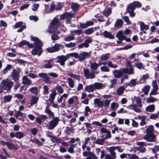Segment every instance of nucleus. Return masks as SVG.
Instances as JSON below:
<instances>
[{"instance_id": "obj_1", "label": "nucleus", "mask_w": 159, "mask_h": 159, "mask_svg": "<svg viewBox=\"0 0 159 159\" xmlns=\"http://www.w3.org/2000/svg\"><path fill=\"white\" fill-rule=\"evenodd\" d=\"M31 39L34 41L33 49L32 51V54L34 55H38L39 56L42 52L41 46L42 45V43L39 39L36 37H32Z\"/></svg>"}, {"instance_id": "obj_2", "label": "nucleus", "mask_w": 159, "mask_h": 159, "mask_svg": "<svg viewBox=\"0 0 159 159\" xmlns=\"http://www.w3.org/2000/svg\"><path fill=\"white\" fill-rule=\"evenodd\" d=\"M69 55L70 57H74L77 59L79 61L82 62L90 56V53L86 52H82L80 53L77 52H73L70 53Z\"/></svg>"}, {"instance_id": "obj_3", "label": "nucleus", "mask_w": 159, "mask_h": 159, "mask_svg": "<svg viewBox=\"0 0 159 159\" xmlns=\"http://www.w3.org/2000/svg\"><path fill=\"white\" fill-rule=\"evenodd\" d=\"M60 25L59 21L57 18L54 19L51 22L48 27L47 31L50 33L55 32L56 30L59 27Z\"/></svg>"}, {"instance_id": "obj_4", "label": "nucleus", "mask_w": 159, "mask_h": 159, "mask_svg": "<svg viewBox=\"0 0 159 159\" xmlns=\"http://www.w3.org/2000/svg\"><path fill=\"white\" fill-rule=\"evenodd\" d=\"M141 4L138 2H134L133 3L129 4L127 8L128 12L129 13V16L131 17H134L135 15L134 11L136 7H140Z\"/></svg>"}, {"instance_id": "obj_5", "label": "nucleus", "mask_w": 159, "mask_h": 159, "mask_svg": "<svg viewBox=\"0 0 159 159\" xmlns=\"http://www.w3.org/2000/svg\"><path fill=\"white\" fill-rule=\"evenodd\" d=\"M13 84L14 83L8 79L3 80L0 85V89L2 90H10Z\"/></svg>"}, {"instance_id": "obj_6", "label": "nucleus", "mask_w": 159, "mask_h": 159, "mask_svg": "<svg viewBox=\"0 0 159 159\" xmlns=\"http://www.w3.org/2000/svg\"><path fill=\"white\" fill-rule=\"evenodd\" d=\"M69 56H70L69 54L66 56L62 55L58 56L56 59L57 60L55 61V62L59 63L61 65L64 66L65 64V62L69 59Z\"/></svg>"}, {"instance_id": "obj_7", "label": "nucleus", "mask_w": 159, "mask_h": 159, "mask_svg": "<svg viewBox=\"0 0 159 159\" xmlns=\"http://www.w3.org/2000/svg\"><path fill=\"white\" fill-rule=\"evenodd\" d=\"M20 71V69L19 68H16V69H14L11 73V77L16 82H17L19 81V74Z\"/></svg>"}, {"instance_id": "obj_8", "label": "nucleus", "mask_w": 159, "mask_h": 159, "mask_svg": "<svg viewBox=\"0 0 159 159\" xmlns=\"http://www.w3.org/2000/svg\"><path fill=\"white\" fill-rule=\"evenodd\" d=\"M59 120L58 117H54L51 120L48 124V129H52L56 126L58 124Z\"/></svg>"}, {"instance_id": "obj_9", "label": "nucleus", "mask_w": 159, "mask_h": 159, "mask_svg": "<svg viewBox=\"0 0 159 159\" xmlns=\"http://www.w3.org/2000/svg\"><path fill=\"white\" fill-rule=\"evenodd\" d=\"M100 130L101 134H104L102 135L103 138L106 139L111 137V132L109 130H107L105 128L102 127L100 129Z\"/></svg>"}, {"instance_id": "obj_10", "label": "nucleus", "mask_w": 159, "mask_h": 159, "mask_svg": "<svg viewBox=\"0 0 159 159\" xmlns=\"http://www.w3.org/2000/svg\"><path fill=\"white\" fill-rule=\"evenodd\" d=\"M124 34L123 31L120 30L117 33L116 37L118 38L119 40H125L127 42H130L131 39L129 38H127Z\"/></svg>"}, {"instance_id": "obj_11", "label": "nucleus", "mask_w": 159, "mask_h": 159, "mask_svg": "<svg viewBox=\"0 0 159 159\" xmlns=\"http://www.w3.org/2000/svg\"><path fill=\"white\" fill-rule=\"evenodd\" d=\"M144 139L149 142H154L156 139V136L154 134H146Z\"/></svg>"}, {"instance_id": "obj_12", "label": "nucleus", "mask_w": 159, "mask_h": 159, "mask_svg": "<svg viewBox=\"0 0 159 159\" xmlns=\"http://www.w3.org/2000/svg\"><path fill=\"white\" fill-rule=\"evenodd\" d=\"M83 155L87 157L86 159H97V157L92 152L90 151H84Z\"/></svg>"}, {"instance_id": "obj_13", "label": "nucleus", "mask_w": 159, "mask_h": 159, "mask_svg": "<svg viewBox=\"0 0 159 159\" xmlns=\"http://www.w3.org/2000/svg\"><path fill=\"white\" fill-rule=\"evenodd\" d=\"M84 76L87 79L94 78L95 77V75L93 72H91L88 69H84Z\"/></svg>"}, {"instance_id": "obj_14", "label": "nucleus", "mask_w": 159, "mask_h": 159, "mask_svg": "<svg viewBox=\"0 0 159 159\" xmlns=\"http://www.w3.org/2000/svg\"><path fill=\"white\" fill-rule=\"evenodd\" d=\"M53 60L54 59H51L44 61L43 67L46 69L52 68L53 65H54L55 61Z\"/></svg>"}, {"instance_id": "obj_15", "label": "nucleus", "mask_w": 159, "mask_h": 159, "mask_svg": "<svg viewBox=\"0 0 159 159\" xmlns=\"http://www.w3.org/2000/svg\"><path fill=\"white\" fill-rule=\"evenodd\" d=\"M48 74L46 73H41L39 74V76L43 78L42 80L48 84L51 83V81L49 80Z\"/></svg>"}, {"instance_id": "obj_16", "label": "nucleus", "mask_w": 159, "mask_h": 159, "mask_svg": "<svg viewBox=\"0 0 159 159\" xmlns=\"http://www.w3.org/2000/svg\"><path fill=\"white\" fill-rule=\"evenodd\" d=\"M92 41V39L91 38H88L84 43L79 44L78 47L79 48H81L84 47L88 48L89 46V43Z\"/></svg>"}, {"instance_id": "obj_17", "label": "nucleus", "mask_w": 159, "mask_h": 159, "mask_svg": "<svg viewBox=\"0 0 159 159\" xmlns=\"http://www.w3.org/2000/svg\"><path fill=\"white\" fill-rule=\"evenodd\" d=\"M138 23L140 25L141 31L145 34L146 32L145 30H147L149 29V26L148 25H145L143 22H139Z\"/></svg>"}, {"instance_id": "obj_18", "label": "nucleus", "mask_w": 159, "mask_h": 159, "mask_svg": "<svg viewBox=\"0 0 159 159\" xmlns=\"http://www.w3.org/2000/svg\"><path fill=\"white\" fill-rule=\"evenodd\" d=\"M95 107L97 106L99 107H102L103 106L104 102L101 101L99 98H95L93 101Z\"/></svg>"}, {"instance_id": "obj_19", "label": "nucleus", "mask_w": 159, "mask_h": 159, "mask_svg": "<svg viewBox=\"0 0 159 159\" xmlns=\"http://www.w3.org/2000/svg\"><path fill=\"white\" fill-rule=\"evenodd\" d=\"M124 69H122L121 70H114L113 74L115 77L117 78H120L124 73Z\"/></svg>"}, {"instance_id": "obj_20", "label": "nucleus", "mask_w": 159, "mask_h": 159, "mask_svg": "<svg viewBox=\"0 0 159 159\" xmlns=\"http://www.w3.org/2000/svg\"><path fill=\"white\" fill-rule=\"evenodd\" d=\"M39 97L34 96H32L30 100L29 103L31 106L37 104L39 100Z\"/></svg>"}, {"instance_id": "obj_21", "label": "nucleus", "mask_w": 159, "mask_h": 159, "mask_svg": "<svg viewBox=\"0 0 159 159\" xmlns=\"http://www.w3.org/2000/svg\"><path fill=\"white\" fill-rule=\"evenodd\" d=\"M127 108L129 109L134 110L135 112L140 113L141 112V110L139 107H138L136 104L130 105L127 107Z\"/></svg>"}, {"instance_id": "obj_22", "label": "nucleus", "mask_w": 159, "mask_h": 159, "mask_svg": "<svg viewBox=\"0 0 159 159\" xmlns=\"http://www.w3.org/2000/svg\"><path fill=\"white\" fill-rule=\"evenodd\" d=\"M22 83L23 84L29 85L31 84L32 82L27 76H23L22 79Z\"/></svg>"}, {"instance_id": "obj_23", "label": "nucleus", "mask_w": 159, "mask_h": 159, "mask_svg": "<svg viewBox=\"0 0 159 159\" xmlns=\"http://www.w3.org/2000/svg\"><path fill=\"white\" fill-rule=\"evenodd\" d=\"M138 119L139 120H141V121L140 123L141 126H143L146 124L147 123L145 121V120L146 119V116H145L139 115L138 116Z\"/></svg>"}, {"instance_id": "obj_24", "label": "nucleus", "mask_w": 159, "mask_h": 159, "mask_svg": "<svg viewBox=\"0 0 159 159\" xmlns=\"http://www.w3.org/2000/svg\"><path fill=\"white\" fill-rule=\"evenodd\" d=\"M25 45H27L30 48H33L34 47V44H30L29 42L26 40H24L22 41L19 43V46L20 47H21Z\"/></svg>"}, {"instance_id": "obj_25", "label": "nucleus", "mask_w": 159, "mask_h": 159, "mask_svg": "<svg viewBox=\"0 0 159 159\" xmlns=\"http://www.w3.org/2000/svg\"><path fill=\"white\" fill-rule=\"evenodd\" d=\"M94 89H100L104 88L106 85L100 82L95 83L93 84Z\"/></svg>"}, {"instance_id": "obj_26", "label": "nucleus", "mask_w": 159, "mask_h": 159, "mask_svg": "<svg viewBox=\"0 0 159 159\" xmlns=\"http://www.w3.org/2000/svg\"><path fill=\"white\" fill-rule=\"evenodd\" d=\"M44 112L48 115L49 117H51L52 118L54 117V113L51 111L48 106H46Z\"/></svg>"}, {"instance_id": "obj_27", "label": "nucleus", "mask_w": 159, "mask_h": 159, "mask_svg": "<svg viewBox=\"0 0 159 159\" xmlns=\"http://www.w3.org/2000/svg\"><path fill=\"white\" fill-rule=\"evenodd\" d=\"M102 34L105 38H108L110 39H113L114 38V36L111 33L106 30L104 31Z\"/></svg>"}, {"instance_id": "obj_28", "label": "nucleus", "mask_w": 159, "mask_h": 159, "mask_svg": "<svg viewBox=\"0 0 159 159\" xmlns=\"http://www.w3.org/2000/svg\"><path fill=\"white\" fill-rule=\"evenodd\" d=\"M155 109V106L153 104L147 106L145 108V111L147 112H152Z\"/></svg>"}, {"instance_id": "obj_29", "label": "nucleus", "mask_w": 159, "mask_h": 159, "mask_svg": "<svg viewBox=\"0 0 159 159\" xmlns=\"http://www.w3.org/2000/svg\"><path fill=\"white\" fill-rule=\"evenodd\" d=\"M57 93L55 91H52L51 93L50 94L49 100L51 102H53L55 99Z\"/></svg>"}, {"instance_id": "obj_30", "label": "nucleus", "mask_w": 159, "mask_h": 159, "mask_svg": "<svg viewBox=\"0 0 159 159\" xmlns=\"http://www.w3.org/2000/svg\"><path fill=\"white\" fill-rule=\"evenodd\" d=\"M123 22L122 20L119 19L116 20L115 24L114 27L115 28H120L123 25Z\"/></svg>"}, {"instance_id": "obj_31", "label": "nucleus", "mask_w": 159, "mask_h": 159, "mask_svg": "<svg viewBox=\"0 0 159 159\" xmlns=\"http://www.w3.org/2000/svg\"><path fill=\"white\" fill-rule=\"evenodd\" d=\"M124 71L125 73H128L129 75H133L134 74V69L132 66H130L129 69L124 68Z\"/></svg>"}, {"instance_id": "obj_32", "label": "nucleus", "mask_w": 159, "mask_h": 159, "mask_svg": "<svg viewBox=\"0 0 159 159\" xmlns=\"http://www.w3.org/2000/svg\"><path fill=\"white\" fill-rule=\"evenodd\" d=\"M108 150L110 153V155L113 159H115L116 158V153L114 152L115 150L114 148L112 147H111L108 148Z\"/></svg>"}, {"instance_id": "obj_33", "label": "nucleus", "mask_w": 159, "mask_h": 159, "mask_svg": "<svg viewBox=\"0 0 159 159\" xmlns=\"http://www.w3.org/2000/svg\"><path fill=\"white\" fill-rule=\"evenodd\" d=\"M111 12V9L109 7L106 8L103 11V14L106 16L110 15Z\"/></svg>"}, {"instance_id": "obj_34", "label": "nucleus", "mask_w": 159, "mask_h": 159, "mask_svg": "<svg viewBox=\"0 0 159 159\" xmlns=\"http://www.w3.org/2000/svg\"><path fill=\"white\" fill-rule=\"evenodd\" d=\"M7 147L9 149L13 150H16L17 149V147L11 142L8 141L7 146Z\"/></svg>"}, {"instance_id": "obj_35", "label": "nucleus", "mask_w": 159, "mask_h": 159, "mask_svg": "<svg viewBox=\"0 0 159 159\" xmlns=\"http://www.w3.org/2000/svg\"><path fill=\"white\" fill-rule=\"evenodd\" d=\"M85 90L88 92H93L94 89L93 84H91L86 86L85 88Z\"/></svg>"}, {"instance_id": "obj_36", "label": "nucleus", "mask_w": 159, "mask_h": 159, "mask_svg": "<svg viewBox=\"0 0 159 159\" xmlns=\"http://www.w3.org/2000/svg\"><path fill=\"white\" fill-rule=\"evenodd\" d=\"M79 7V5L77 3H73L71 4V7L74 11V12L78 11Z\"/></svg>"}, {"instance_id": "obj_37", "label": "nucleus", "mask_w": 159, "mask_h": 159, "mask_svg": "<svg viewBox=\"0 0 159 159\" xmlns=\"http://www.w3.org/2000/svg\"><path fill=\"white\" fill-rule=\"evenodd\" d=\"M135 100L136 101L137 106L138 107L142 108V105L141 103V101L140 98L139 97H135Z\"/></svg>"}, {"instance_id": "obj_38", "label": "nucleus", "mask_w": 159, "mask_h": 159, "mask_svg": "<svg viewBox=\"0 0 159 159\" xmlns=\"http://www.w3.org/2000/svg\"><path fill=\"white\" fill-rule=\"evenodd\" d=\"M68 75L71 77L74 78L77 80L79 82L80 81V75L73 74V73L71 72H69Z\"/></svg>"}, {"instance_id": "obj_39", "label": "nucleus", "mask_w": 159, "mask_h": 159, "mask_svg": "<svg viewBox=\"0 0 159 159\" xmlns=\"http://www.w3.org/2000/svg\"><path fill=\"white\" fill-rule=\"evenodd\" d=\"M125 87L123 86L119 87L117 90V93L118 95H121L123 93Z\"/></svg>"}, {"instance_id": "obj_40", "label": "nucleus", "mask_w": 159, "mask_h": 159, "mask_svg": "<svg viewBox=\"0 0 159 159\" xmlns=\"http://www.w3.org/2000/svg\"><path fill=\"white\" fill-rule=\"evenodd\" d=\"M29 91L32 93L36 95H37L39 92L38 88L36 87L31 88L30 89Z\"/></svg>"}, {"instance_id": "obj_41", "label": "nucleus", "mask_w": 159, "mask_h": 159, "mask_svg": "<svg viewBox=\"0 0 159 159\" xmlns=\"http://www.w3.org/2000/svg\"><path fill=\"white\" fill-rule=\"evenodd\" d=\"M119 107V104L118 103L113 102L111 104V108L113 111H115Z\"/></svg>"}, {"instance_id": "obj_42", "label": "nucleus", "mask_w": 159, "mask_h": 159, "mask_svg": "<svg viewBox=\"0 0 159 159\" xmlns=\"http://www.w3.org/2000/svg\"><path fill=\"white\" fill-rule=\"evenodd\" d=\"M154 129V126L152 125H150L146 129V134H153V131Z\"/></svg>"}, {"instance_id": "obj_43", "label": "nucleus", "mask_w": 159, "mask_h": 159, "mask_svg": "<svg viewBox=\"0 0 159 159\" xmlns=\"http://www.w3.org/2000/svg\"><path fill=\"white\" fill-rule=\"evenodd\" d=\"M69 85L71 88H73L74 86V82L72 78H68L67 79Z\"/></svg>"}, {"instance_id": "obj_44", "label": "nucleus", "mask_w": 159, "mask_h": 159, "mask_svg": "<svg viewBox=\"0 0 159 159\" xmlns=\"http://www.w3.org/2000/svg\"><path fill=\"white\" fill-rule=\"evenodd\" d=\"M90 68L93 71L96 70L98 68V64L95 62L90 63Z\"/></svg>"}, {"instance_id": "obj_45", "label": "nucleus", "mask_w": 159, "mask_h": 159, "mask_svg": "<svg viewBox=\"0 0 159 159\" xmlns=\"http://www.w3.org/2000/svg\"><path fill=\"white\" fill-rule=\"evenodd\" d=\"M12 98V96L11 95H7L3 97V100L6 102H10Z\"/></svg>"}, {"instance_id": "obj_46", "label": "nucleus", "mask_w": 159, "mask_h": 159, "mask_svg": "<svg viewBox=\"0 0 159 159\" xmlns=\"http://www.w3.org/2000/svg\"><path fill=\"white\" fill-rule=\"evenodd\" d=\"M74 35L71 34L70 35L68 36L65 39V40L66 41H69L73 40L75 39V38L74 37Z\"/></svg>"}, {"instance_id": "obj_47", "label": "nucleus", "mask_w": 159, "mask_h": 159, "mask_svg": "<svg viewBox=\"0 0 159 159\" xmlns=\"http://www.w3.org/2000/svg\"><path fill=\"white\" fill-rule=\"evenodd\" d=\"M55 88L57 92L59 94L62 93L64 92L63 89L61 86L59 85H57L56 86Z\"/></svg>"}, {"instance_id": "obj_48", "label": "nucleus", "mask_w": 159, "mask_h": 159, "mask_svg": "<svg viewBox=\"0 0 159 159\" xmlns=\"http://www.w3.org/2000/svg\"><path fill=\"white\" fill-rule=\"evenodd\" d=\"M150 89V86L148 85H147L144 87L142 89V90L145 95H147Z\"/></svg>"}, {"instance_id": "obj_49", "label": "nucleus", "mask_w": 159, "mask_h": 159, "mask_svg": "<svg viewBox=\"0 0 159 159\" xmlns=\"http://www.w3.org/2000/svg\"><path fill=\"white\" fill-rule=\"evenodd\" d=\"M24 134L21 132H17L16 133V137L19 139L22 138L24 137Z\"/></svg>"}, {"instance_id": "obj_50", "label": "nucleus", "mask_w": 159, "mask_h": 159, "mask_svg": "<svg viewBox=\"0 0 159 159\" xmlns=\"http://www.w3.org/2000/svg\"><path fill=\"white\" fill-rule=\"evenodd\" d=\"M148 74H146V75H143L140 79V81L141 83H143L144 82L145 80L148 78Z\"/></svg>"}, {"instance_id": "obj_51", "label": "nucleus", "mask_w": 159, "mask_h": 159, "mask_svg": "<svg viewBox=\"0 0 159 159\" xmlns=\"http://www.w3.org/2000/svg\"><path fill=\"white\" fill-rule=\"evenodd\" d=\"M12 66L11 65H8L3 70V74H5L7 73L8 71L11 68Z\"/></svg>"}, {"instance_id": "obj_52", "label": "nucleus", "mask_w": 159, "mask_h": 159, "mask_svg": "<svg viewBox=\"0 0 159 159\" xmlns=\"http://www.w3.org/2000/svg\"><path fill=\"white\" fill-rule=\"evenodd\" d=\"M75 14V12H74L73 13L69 12H66L65 13L66 18L71 19L73 17L74 15Z\"/></svg>"}, {"instance_id": "obj_53", "label": "nucleus", "mask_w": 159, "mask_h": 159, "mask_svg": "<svg viewBox=\"0 0 159 159\" xmlns=\"http://www.w3.org/2000/svg\"><path fill=\"white\" fill-rule=\"evenodd\" d=\"M60 38V36L57 34H53L51 36V39L53 41L58 40Z\"/></svg>"}, {"instance_id": "obj_54", "label": "nucleus", "mask_w": 159, "mask_h": 159, "mask_svg": "<svg viewBox=\"0 0 159 159\" xmlns=\"http://www.w3.org/2000/svg\"><path fill=\"white\" fill-rule=\"evenodd\" d=\"M70 34L75 35V34L77 35H80L82 33V31L80 30H71L70 31Z\"/></svg>"}, {"instance_id": "obj_55", "label": "nucleus", "mask_w": 159, "mask_h": 159, "mask_svg": "<svg viewBox=\"0 0 159 159\" xmlns=\"http://www.w3.org/2000/svg\"><path fill=\"white\" fill-rule=\"evenodd\" d=\"M105 139H97L96 141V143L97 144L99 145H102L104 142L105 140Z\"/></svg>"}, {"instance_id": "obj_56", "label": "nucleus", "mask_w": 159, "mask_h": 159, "mask_svg": "<svg viewBox=\"0 0 159 159\" xmlns=\"http://www.w3.org/2000/svg\"><path fill=\"white\" fill-rule=\"evenodd\" d=\"M49 89L46 85H44L43 86V93L44 94H48L49 93Z\"/></svg>"}, {"instance_id": "obj_57", "label": "nucleus", "mask_w": 159, "mask_h": 159, "mask_svg": "<svg viewBox=\"0 0 159 159\" xmlns=\"http://www.w3.org/2000/svg\"><path fill=\"white\" fill-rule=\"evenodd\" d=\"M107 66L109 67H111V68H116L118 66L117 65V64H112V61H108L107 64Z\"/></svg>"}, {"instance_id": "obj_58", "label": "nucleus", "mask_w": 159, "mask_h": 159, "mask_svg": "<svg viewBox=\"0 0 159 159\" xmlns=\"http://www.w3.org/2000/svg\"><path fill=\"white\" fill-rule=\"evenodd\" d=\"M153 89H155V90H158V86L157 84V82L155 80H153L152 83Z\"/></svg>"}, {"instance_id": "obj_59", "label": "nucleus", "mask_w": 159, "mask_h": 159, "mask_svg": "<svg viewBox=\"0 0 159 159\" xmlns=\"http://www.w3.org/2000/svg\"><path fill=\"white\" fill-rule=\"evenodd\" d=\"M122 18L127 24L130 25L131 24V23L128 16H124L122 17Z\"/></svg>"}, {"instance_id": "obj_60", "label": "nucleus", "mask_w": 159, "mask_h": 159, "mask_svg": "<svg viewBox=\"0 0 159 159\" xmlns=\"http://www.w3.org/2000/svg\"><path fill=\"white\" fill-rule=\"evenodd\" d=\"M152 152L153 153H156L157 151H159V146L156 145L152 149Z\"/></svg>"}, {"instance_id": "obj_61", "label": "nucleus", "mask_w": 159, "mask_h": 159, "mask_svg": "<svg viewBox=\"0 0 159 159\" xmlns=\"http://www.w3.org/2000/svg\"><path fill=\"white\" fill-rule=\"evenodd\" d=\"M131 87L134 86L137 84L136 79H132L130 81Z\"/></svg>"}, {"instance_id": "obj_62", "label": "nucleus", "mask_w": 159, "mask_h": 159, "mask_svg": "<svg viewBox=\"0 0 159 159\" xmlns=\"http://www.w3.org/2000/svg\"><path fill=\"white\" fill-rule=\"evenodd\" d=\"M157 100V99L156 98L151 97L148 98L147 102H153Z\"/></svg>"}, {"instance_id": "obj_63", "label": "nucleus", "mask_w": 159, "mask_h": 159, "mask_svg": "<svg viewBox=\"0 0 159 159\" xmlns=\"http://www.w3.org/2000/svg\"><path fill=\"white\" fill-rule=\"evenodd\" d=\"M137 150L140 152L143 153L145 152L146 148L143 147H138L137 148Z\"/></svg>"}, {"instance_id": "obj_64", "label": "nucleus", "mask_w": 159, "mask_h": 159, "mask_svg": "<svg viewBox=\"0 0 159 159\" xmlns=\"http://www.w3.org/2000/svg\"><path fill=\"white\" fill-rule=\"evenodd\" d=\"M128 155L130 158V159H139L138 156L135 154H132L131 155L129 154Z\"/></svg>"}]
</instances>
